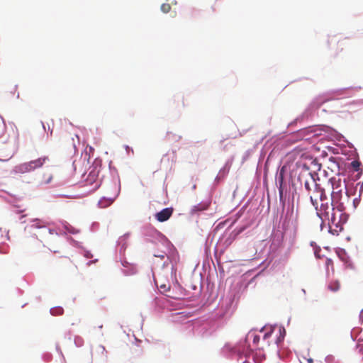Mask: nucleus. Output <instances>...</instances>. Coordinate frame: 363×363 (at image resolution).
Returning <instances> with one entry per match:
<instances>
[{
  "mask_svg": "<svg viewBox=\"0 0 363 363\" xmlns=\"http://www.w3.org/2000/svg\"><path fill=\"white\" fill-rule=\"evenodd\" d=\"M52 179V175L51 174H49L48 176L43 177L42 179V182L45 184H48Z\"/></svg>",
  "mask_w": 363,
  "mask_h": 363,
  "instance_id": "nucleus-13",
  "label": "nucleus"
},
{
  "mask_svg": "<svg viewBox=\"0 0 363 363\" xmlns=\"http://www.w3.org/2000/svg\"><path fill=\"white\" fill-rule=\"evenodd\" d=\"M208 206H209L208 203H199L198 205L194 206L191 209V211L193 213H196L199 211H205V210L208 209Z\"/></svg>",
  "mask_w": 363,
  "mask_h": 363,
  "instance_id": "nucleus-7",
  "label": "nucleus"
},
{
  "mask_svg": "<svg viewBox=\"0 0 363 363\" xmlns=\"http://www.w3.org/2000/svg\"><path fill=\"white\" fill-rule=\"evenodd\" d=\"M94 175H91V174H89V177H88V178H87V179H86V182H91V181H92V179H94Z\"/></svg>",
  "mask_w": 363,
  "mask_h": 363,
  "instance_id": "nucleus-21",
  "label": "nucleus"
},
{
  "mask_svg": "<svg viewBox=\"0 0 363 363\" xmlns=\"http://www.w3.org/2000/svg\"><path fill=\"white\" fill-rule=\"evenodd\" d=\"M308 362H312V359H308Z\"/></svg>",
  "mask_w": 363,
  "mask_h": 363,
  "instance_id": "nucleus-26",
  "label": "nucleus"
},
{
  "mask_svg": "<svg viewBox=\"0 0 363 363\" xmlns=\"http://www.w3.org/2000/svg\"><path fill=\"white\" fill-rule=\"evenodd\" d=\"M94 186L93 188V190H96V189H97L99 187L100 182L94 180Z\"/></svg>",
  "mask_w": 363,
  "mask_h": 363,
  "instance_id": "nucleus-17",
  "label": "nucleus"
},
{
  "mask_svg": "<svg viewBox=\"0 0 363 363\" xmlns=\"http://www.w3.org/2000/svg\"><path fill=\"white\" fill-rule=\"evenodd\" d=\"M352 167L355 169V170H358L359 169V163L357 162V161H353L352 163H351Z\"/></svg>",
  "mask_w": 363,
  "mask_h": 363,
  "instance_id": "nucleus-15",
  "label": "nucleus"
},
{
  "mask_svg": "<svg viewBox=\"0 0 363 363\" xmlns=\"http://www.w3.org/2000/svg\"><path fill=\"white\" fill-rule=\"evenodd\" d=\"M360 317H363V310H362L360 312Z\"/></svg>",
  "mask_w": 363,
  "mask_h": 363,
  "instance_id": "nucleus-23",
  "label": "nucleus"
},
{
  "mask_svg": "<svg viewBox=\"0 0 363 363\" xmlns=\"http://www.w3.org/2000/svg\"><path fill=\"white\" fill-rule=\"evenodd\" d=\"M358 344H363V340H359Z\"/></svg>",
  "mask_w": 363,
  "mask_h": 363,
  "instance_id": "nucleus-24",
  "label": "nucleus"
},
{
  "mask_svg": "<svg viewBox=\"0 0 363 363\" xmlns=\"http://www.w3.org/2000/svg\"><path fill=\"white\" fill-rule=\"evenodd\" d=\"M31 227L35 228H45V230H48L49 233H50V230L45 228V223L41 220L35 219L33 220Z\"/></svg>",
  "mask_w": 363,
  "mask_h": 363,
  "instance_id": "nucleus-8",
  "label": "nucleus"
},
{
  "mask_svg": "<svg viewBox=\"0 0 363 363\" xmlns=\"http://www.w3.org/2000/svg\"><path fill=\"white\" fill-rule=\"evenodd\" d=\"M309 178L304 182L305 189L310 191L312 189H314L313 192L316 191L318 189H321L315 182V179L313 177L311 173H308Z\"/></svg>",
  "mask_w": 363,
  "mask_h": 363,
  "instance_id": "nucleus-6",
  "label": "nucleus"
},
{
  "mask_svg": "<svg viewBox=\"0 0 363 363\" xmlns=\"http://www.w3.org/2000/svg\"><path fill=\"white\" fill-rule=\"evenodd\" d=\"M102 328H103V325L102 324L99 325V328L101 329Z\"/></svg>",
  "mask_w": 363,
  "mask_h": 363,
  "instance_id": "nucleus-25",
  "label": "nucleus"
},
{
  "mask_svg": "<svg viewBox=\"0 0 363 363\" xmlns=\"http://www.w3.org/2000/svg\"><path fill=\"white\" fill-rule=\"evenodd\" d=\"M63 312H64V310L61 307H57V308H52L51 309V313L53 315H62Z\"/></svg>",
  "mask_w": 363,
  "mask_h": 363,
  "instance_id": "nucleus-11",
  "label": "nucleus"
},
{
  "mask_svg": "<svg viewBox=\"0 0 363 363\" xmlns=\"http://www.w3.org/2000/svg\"><path fill=\"white\" fill-rule=\"evenodd\" d=\"M279 337L276 340V343L277 345L284 340L285 334H286V331H285L284 328H279Z\"/></svg>",
  "mask_w": 363,
  "mask_h": 363,
  "instance_id": "nucleus-10",
  "label": "nucleus"
},
{
  "mask_svg": "<svg viewBox=\"0 0 363 363\" xmlns=\"http://www.w3.org/2000/svg\"><path fill=\"white\" fill-rule=\"evenodd\" d=\"M166 255V253L164 252H162L160 253L154 254L155 257H160V259H163Z\"/></svg>",
  "mask_w": 363,
  "mask_h": 363,
  "instance_id": "nucleus-16",
  "label": "nucleus"
},
{
  "mask_svg": "<svg viewBox=\"0 0 363 363\" xmlns=\"http://www.w3.org/2000/svg\"><path fill=\"white\" fill-rule=\"evenodd\" d=\"M330 182L333 186L331 201L335 204L336 209L342 214L345 208V200H349L345 182L335 177L331 178Z\"/></svg>",
  "mask_w": 363,
  "mask_h": 363,
  "instance_id": "nucleus-2",
  "label": "nucleus"
},
{
  "mask_svg": "<svg viewBox=\"0 0 363 363\" xmlns=\"http://www.w3.org/2000/svg\"><path fill=\"white\" fill-rule=\"evenodd\" d=\"M283 177H283V174H282V172H280V174H279V179H279V184H280V186H281V184H282V183H283V179H284V178H283Z\"/></svg>",
  "mask_w": 363,
  "mask_h": 363,
  "instance_id": "nucleus-18",
  "label": "nucleus"
},
{
  "mask_svg": "<svg viewBox=\"0 0 363 363\" xmlns=\"http://www.w3.org/2000/svg\"><path fill=\"white\" fill-rule=\"evenodd\" d=\"M62 263H63L65 265H70L72 264V262L69 259L65 257L61 261Z\"/></svg>",
  "mask_w": 363,
  "mask_h": 363,
  "instance_id": "nucleus-14",
  "label": "nucleus"
},
{
  "mask_svg": "<svg viewBox=\"0 0 363 363\" xmlns=\"http://www.w3.org/2000/svg\"><path fill=\"white\" fill-rule=\"evenodd\" d=\"M171 10V6L169 4H162L161 6V11L163 13H168Z\"/></svg>",
  "mask_w": 363,
  "mask_h": 363,
  "instance_id": "nucleus-12",
  "label": "nucleus"
},
{
  "mask_svg": "<svg viewBox=\"0 0 363 363\" xmlns=\"http://www.w3.org/2000/svg\"><path fill=\"white\" fill-rule=\"evenodd\" d=\"M328 289L333 292L337 291L340 289V283L338 280L331 281L328 284Z\"/></svg>",
  "mask_w": 363,
  "mask_h": 363,
  "instance_id": "nucleus-9",
  "label": "nucleus"
},
{
  "mask_svg": "<svg viewBox=\"0 0 363 363\" xmlns=\"http://www.w3.org/2000/svg\"><path fill=\"white\" fill-rule=\"evenodd\" d=\"M330 264H333V261H332V259H326V265H327V266H329V265H330Z\"/></svg>",
  "mask_w": 363,
  "mask_h": 363,
  "instance_id": "nucleus-22",
  "label": "nucleus"
},
{
  "mask_svg": "<svg viewBox=\"0 0 363 363\" xmlns=\"http://www.w3.org/2000/svg\"><path fill=\"white\" fill-rule=\"evenodd\" d=\"M259 341V337L258 335H255L253 337V342L257 344Z\"/></svg>",
  "mask_w": 363,
  "mask_h": 363,
  "instance_id": "nucleus-19",
  "label": "nucleus"
},
{
  "mask_svg": "<svg viewBox=\"0 0 363 363\" xmlns=\"http://www.w3.org/2000/svg\"><path fill=\"white\" fill-rule=\"evenodd\" d=\"M310 198L317 211L318 216L323 222L328 221L330 233L333 235H337L342 228L339 224L340 220L336 218L334 213L336 208L335 204L333 203V201L330 203L323 189H318L316 191L313 192Z\"/></svg>",
  "mask_w": 363,
  "mask_h": 363,
  "instance_id": "nucleus-1",
  "label": "nucleus"
},
{
  "mask_svg": "<svg viewBox=\"0 0 363 363\" xmlns=\"http://www.w3.org/2000/svg\"><path fill=\"white\" fill-rule=\"evenodd\" d=\"M50 160L48 156H43L28 162L22 163L16 167L17 172L27 173L43 167Z\"/></svg>",
  "mask_w": 363,
  "mask_h": 363,
  "instance_id": "nucleus-3",
  "label": "nucleus"
},
{
  "mask_svg": "<svg viewBox=\"0 0 363 363\" xmlns=\"http://www.w3.org/2000/svg\"><path fill=\"white\" fill-rule=\"evenodd\" d=\"M173 213V208H166L155 214L156 219L160 222L167 220Z\"/></svg>",
  "mask_w": 363,
  "mask_h": 363,
  "instance_id": "nucleus-5",
  "label": "nucleus"
},
{
  "mask_svg": "<svg viewBox=\"0 0 363 363\" xmlns=\"http://www.w3.org/2000/svg\"><path fill=\"white\" fill-rule=\"evenodd\" d=\"M273 330H272H272H271V331H270L269 333H265V334H264V340L267 339V338L271 335V334H272V333L273 332Z\"/></svg>",
  "mask_w": 363,
  "mask_h": 363,
  "instance_id": "nucleus-20",
  "label": "nucleus"
},
{
  "mask_svg": "<svg viewBox=\"0 0 363 363\" xmlns=\"http://www.w3.org/2000/svg\"><path fill=\"white\" fill-rule=\"evenodd\" d=\"M120 191V186L116 182L112 183L108 188L106 194L99 201L101 208H106L110 206L118 196Z\"/></svg>",
  "mask_w": 363,
  "mask_h": 363,
  "instance_id": "nucleus-4",
  "label": "nucleus"
}]
</instances>
